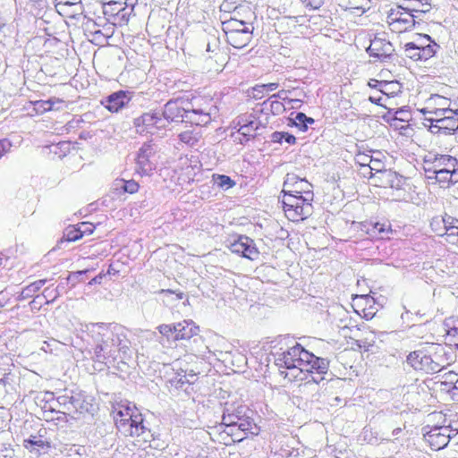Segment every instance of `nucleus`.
<instances>
[{
    "instance_id": "1",
    "label": "nucleus",
    "mask_w": 458,
    "mask_h": 458,
    "mask_svg": "<svg viewBox=\"0 0 458 458\" xmlns=\"http://www.w3.org/2000/svg\"><path fill=\"white\" fill-rule=\"evenodd\" d=\"M79 331L81 340L88 344L85 352L99 371L118 358L131 355L130 333L119 324H81Z\"/></svg>"
},
{
    "instance_id": "2",
    "label": "nucleus",
    "mask_w": 458,
    "mask_h": 458,
    "mask_svg": "<svg viewBox=\"0 0 458 458\" xmlns=\"http://www.w3.org/2000/svg\"><path fill=\"white\" fill-rule=\"evenodd\" d=\"M278 344L280 347L274 346L271 355L279 369L288 370L281 371V375L289 380L306 381V384L318 385L325 380L329 370L327 359L316 356L288 336L281 337Z\"/></svg>"
},
{
    "instance_id": "3",
    "label": "nucleus",
    "mask_w": 458,
    "mask_h": 458,
    "mask_svg": "<svg viewBox=\"0 0 458 458\" xmlns=\"http://www.w3.org/2000/svg\"><path fill=\"white\" fill-rule=\"evenodd\" d=\"M181 99H171L160 112L162 118L166 121V127L171 123H189L196 126H205L211 122V100L193 99L191 107H185Z\"/></svg>"
},
{
    "instance_id": "4",
    "label": "nucleus",
    "mask_w": 458,
    "mask_h": 458,
    "mask_svg": "<svg viewBox=\"0 0 458 458\" xmlns=\"http://www.w3.org/2000/svg\"><path fill=\"white\" fill-rule=\"evenodd\" d=\"M254 416V411L245 404L225 403L222 416V425L225 428L224 431L234 442L243 440L249 434L258 435L259 428Z\"/></svg>"
},
{
    "instance_id": "5",
    "label": "nucleus",
    "mask_w": 458,
    "mask_h": 458,
    "mask_svg": "<svg viewBox=\"0 0 458 458\" xmlns=\"http://www.w3.org/2000/svg\"><path fill=\"white\" fill-rule=\"evenodd\" d=\"M236 126H239L238 133L242 136L241 138H235L234 141L244 145L251 139L255 138L257 131L260 128H266L268 123V118L263 117L258 106L253 109L250 114H244L236 118Z\"/></svg>"
},
{
    "instance_id": "6",
    "label": "nucleus",
    "mask_w": 458,
    "mask_h": 458,
    "mask_svg": "<svg viewBox=\"0 0 458 458\" xmlns=\"http://www.w3.org/2000/svg\"><path fill=\"white\" fill-rule=\"evenodd\" d=\"M282 204L286 217L293 222L304 220L312 214L310 199H302V195H295L283 189Z\"/></svg>"
},
{
    "instance_id": "7",
    "label": "nucleus",
    "mask_w": 458,
    "mask_h": 458,
    "mask_svg": "<svg viewBox=\"0 0 458 458\" xmlns=\"http://www.w3.org/2000/svg\"><path fill=\"white\" fill-rule=\"evenodd\" d=\"M350 229L360 233V237L378 240L390 239L395 233V230L392 228L391 222L385 218L381 220L370 219L363 222L353 221Z\"/></svg>"
},
{
    "instance_id": "8",
    "label": "nucleus",
    "mask_w": 458,
    "mask_h": 458,
    "mask_svg": "<svg viewBox=\"0 0 458 458\" xmlns=\"http://www.w3.org/2000/svg\"><path fill=\"white\" fill-rule=\"evenodd\" d=\"M414 11L420 10L402 5L390 9L386 16V22L390 30L394 33H402L413 28L417 20H421L420 15Z\"/></svg>"
},
{
    "instance_id": "9",
    "label": "nucleus",
    "mask_w": 458,
    "mask_h": 458,
    "mask_svg": "<svg viewBox=\"0 0 458 458\" xmlns=\"http://www.w3.org/2000/svg\"><path fill=\"white\" fill-rule=\"evenodd\" d=\"M406 361L416 370H423L427 373H437L445 368V359L435 353L430 354L424 350L411 352L406 358Z\"/></svg>"
},
{
    "instance_id": "10",
    "label": "nucleus",
    "mask_w": 458,
    "mask_h": 458,
    "mask_svg": "<svg viewBox=\"0 0 458 458\" xmlns=\"http://www.w3.org/2000/svg\"><path fill=\"white\" fill-rule=\"evenodd\" d=\"M133 126L139 135L153 136L166 131V121L159 111H150L134 118Z\"/></svg>"
},
{
    "instance_id": "11",
    "label": "nucleus",
    "mask_w": 458,
    "mask_h": 458,
    "mask_svg": "<svg viewBox=\"0 0 458 458\" xmlns=\"http://www.w3.org/2000/svg\"><path fill=\"white\" fill-rule=\"evenodd\" d=\"M423 438L432 450L445 448L449 441L457 435L458 427L448 426H426L422 428Z\"/></svg>"
},
{
    "instance_id": "12",
    "label": "nucleus",
    "mask_w": 458,
    "mask_h": 458,
    "mask_svg": "<svg viewBox=\"0 0 458 458\" xmlns=\"http://www.w3.org/2000/svg\"><path fill=\"white\" fill-rule=\"evenodd\" d=\"M438 114H444V116L425 118L429 123L428 128L432 133L451 135L458 131V107L455 103L451 110L442 109Z\"/></svg>"
},
{
    "instance_id": "13",
    "label": "nucleus",
    "mask_w": 458,
    "mask_h": 458,
    "mask_svg": "<svg viewBox=\"0 0 458 458\" xmlns=\"http://www.w3.org/2000/svg\"><path fill=\"white\" fill-rule=\"evenodd\" d=\"M157 146L153 140L145 142L139 149L136 159V171L140 175H149L156 165L151 161V157L157 153Z\"/></svg>"
},
{
    "instance_id": "14",
    "label": "nucleus",
    "mask_w": 458,
    "mask_h": 458,
    "mask_svg": "<svg viewBox=\"0 0 458 458\" xmlns=\"http://www.w3.org/2000/svg\"><path fill=\"white\" fill-rule=\"evenodd\" d=\"M117 429L124 436L140 437L148 430L144 424L142 415L134 416V420H130L128 418L114 420Z\"/></svg>"
},
{
    "instance_id": "15",
    "label": "nucleus",
    "mask_w": 458,
    "mask_h": 458,
    "mask_svg": "<svg viewBox=\"0 0 458 458\" xmlns=\"http://www.w3.org/2000/svg\"><path fill=\"white\" fill-rule=\"evenodd\" d=\"M132 92L129 90H118L106 96L101 100V104L110 112L116 113L126 106L131 100Z\"/></svg>"
},
{
    "instance_id": "16",
    "label": "nucleus",
    "mask_w": 458,
    "mask_h": 458,
    "mask_svg": "<svg viewBox=\"0 0 458 458\" xmlns=\"http://www.w3.org/2000/svg\"><path fill=\"white\" fill-rule=\"evenodd\" d=\"M231 253L240 255L241 258H251L252 255L259 254L258 248L254 241L246 236L240 235L229 245Z\"/></svg>"
},
{
    "instance_id": "17",
    "label": "nucleus",
    "mask_w": 458,
    "mask_h": 458,
    "mask_svg": "<svg viewBox=\"0 0 458 458\" xmlns=\"http://www.w3.org/2000/svg\"><path fill=\"white\" fill-rule=\"evenodd\" d=\"M394 49L393 45L386 38L375 37L367 48L369 56L377 58L381 61L390 58Z\"/></svg>"
},
{
    "instance_id": "18",
    "label": "nucleus",
    "mask_w": 458,
    "mask_h": 458,
    "mask_svg": "<svg viewBox=\"0 0 458 458\" xmlns=\"http://www.w3.org/2000/svg\"><path fill=\"white\" fill-rule=\"evenodd\" d=\"M458 169V160L450 155H436L424 171H448Z\"/></svg>"
},
{
    "instance_id": "19",
    "label": "nucleus",
    "mask_w": 458,
    "mask_h": 458,
    "mask_svg": "<svg viewBox=\"0 0 458 458\" xmlns=\"http://www.w3.org/2000/svg\"><path fill=\"white\" fill-rule=\"evenodd\" d=\"M257 106L259 114H261L263 117L267 118L269 114L279 115L286 110L283 102L270 98L263 101L261 104H259Z\"/></svg>"
},
{
    "instance_id": "20",
    "label": "nucleus",
    "mask_w": 458,
    "mask_h": 458,
    "mask_svg": "<svg viewBox=\"0 0 458 458\" xmlns=\"http://www.w3.org/2000/svg\"><path fill=\"white\" fill-rule=\"evenodd\" d=\"M175 341L188 340L195 336L199 333V327H197L191 320H183L175 324Z\"/></svg>"
},
{
    "instance_id": "21",
    "label": "nucleus",
    "mask_w": 458,
    "mask_h": 458,
    "mask_svg": "<svg viewBox=\"0 0 458 458\" xmlns=\"http://www.w3.org/2000/svg\"><path fill=\"white\" fill-rule=\"evenodd\" d=\"M254 29H241V31L226 34L227 42L234 48L246 47L252 38Z\"/></svg>"
},
{
    "instance_id": "22",
    "label": "nucleus",
    "mask_w": 458,
    "mask_h": 458,
    "mask_svg": "<svg viewBox=\"0 0 458 458\" xmlns=\"http://www.w3.org/2000/svg\"><path fill=\"white\" fill-rule=\"evenodd\" d=\"M425 173L432 174L434 181L438 182L441 187L447 188L452 184L458 182V169L452 170V172L446 171H425Z\"/></svg>"
},
{
    "instance_id": "23",
    "label": "nucleus",
    "mask_w": 458,
    "mask_h": 458,
    "mask_svg": "<svg viewBox=\"0 0 458 458\" xmlns=\"http://www.w3.org/2000/svg\"><path fill=\"white\" fill-rule=\"evenodd\" d=\"M173 369L175 370V372L174 376L168 379L170 386L175 389H182L186 391L187 388H185V386H190L191 382V380L187 377V371L177 367V364H174Z\"/></svg>"
},
{
    "instance_id": "24",
    "label": "nucleus",
    "mask_w": 458,
    "mask_h": 458,
    "mask_svg": "<svg viewBox=\"0 0 458 458\" xmlns=\"http://www.w3.org/2000/svg\"><path fill=\"white\" fill-rule=\"evenodd\" d=\"M405 56L412 59L413 61H427L430 59L429 54H431V48L428 49H418L417 46L413 42H408L403 47Z\"/></svg>"
},
{
    "instance_id": "25",
    "label": "nucleus",
    "mask_w": 458,
    "mask_h": 458,
    "mask_svg": "<svg viewBox=\"0 0 458 458\" xmlns=\"http://www.w3.org/2000/svg\"><path fill=\"white\" fill-rule=\"evenodd\" d=\"M81 238V233L80 229L75 225L68 226L64 232L63 238L57 242L55 247H54L48 254L55 251L57 249H62L64 245H67L72 242H75Z\"/></svg>"
},
{
    "instance_id": "26",
    "label": "nucleus",
    "mask_w": 458,
    "mask_h": 458,
    "mask_svg": "<svg viewBox=\"0 0 458 458\" xmlns=\"http://www.w3.org/2000/svg\"><path fill=\"white\" fill-rule=\"evenodd\" d=\"M55 7L59 14L65 17H71L72 13L69 12L70 7L82 10L81 0H55Z\"/></svg>"
},
{
    "instance_id": "27",
    "label": "nucleus",
    "mask_w": 458,
    "mask_h": 458,
    "mask_svg": "<svg viewBox=\"0 0 458 458\" xmlns=\"http://www.w3.org/2000/svg\"><path fill=\"white\" fill-rule=\"evenodd\" d=\"M241 29H254L251 22L239 20L236 17L231 18L223 22V30L226 34L241 31Z\"/></svg>"
},
{
    "instance_id": "28",
    "label": "nucleus",
    "mask_w": 458,
    "mask_h": 458,
    "mask_svg": "<svg viewBox=\"0 0 458 458\" xmlns=\"http://www.w3.org/2000/svg\"><path fill=\"white\" fill-rule=\"evenodd\" d=\"M178 138L181 142L191 148H195L202 138V132L200 129L188 130L181 132Z\"/></svg>"
},
{
    "instance_id": "29",
    "label": "nucleus",
    "mask_w": 458,
    "mask_h": 458,
    "mask_svg": "<svg viewBox=\"0 0 458 458\" xmlns=\"http://www.w3.org/2000/svg\"><path fill=\"white\" fill-rule=\"evenodd\" d=\"M444 326L449 344L458 347V319L454 318H446Z\"/></svg>"
},
{
    "instance_id": "30",
    "label": "nucleus",
    "mask_w": 458,
    "mask_h": 458,
    "mask_svg": "<svg viewBox=\"0 0 458 458\" xmlns=\"http://www.w3.org/2000/svg\"><path fill=\"white\" fill-rule=\"evenodd\" d=\"M413 44L416 45L420 50L431 48L429 57H433L440 49V46L427 34L420 35L416 41H413Z\"/></svg>"
},
{
    "instance_id": "31",
    "label": "nucleus",
    "mask_w": 458,
    "mask_h": 458,
    "mask_svg": "<svg viewBox=\"0 0 458 458\" xmlns=\"http://www.w3.org/2000/svg\"><path fill=\"white\" fill-rule=\"evenodd\" d=\"M379 181L385 187L399 189L403 183V177L389 169L383 172V176L379 177Z\"/></svg>"
},
{
    "instance_id": "32",
    "label": "nucleus",
    "mask_w": 458,
    "mask_h": 458,
    "mask_svg": "<svg viewBox=\"0 0 458 458\" xmlns=\"http://www.w3.org/2000/svg\"><path fill=\"white\" fill-rule=\"evenodd\" d=\"M124 264L121 262L120 259H116L115 261H113L109 265V268L107 270L106 274L99 273L98 276H96L89 284H101L102 278L108 276H118L120 273L123 270Z\"/></svg>"
},
{
    "instance_id": "33",
    "label": "nucleus",
    "mask_w": 458,
    "mask_h": 458,
    "mask_svg": "<svg viewBox=\"0 0 458 458\" xmlns=\"http://www.w3.org/2000/svg\"><path fill=\"white\" fill-rule=\"evenodd\" d=\"M453 221L454 217L446 214L444 216H435L430 222V227L437 235L443 236L445 225H451Z\"/></svg>"
},
{
    "instance_id": "34",
    "label": "nucleus",
    "mask_w": 458,
    "mask_h": 458,
    "mask_svg": "<svg viewBox=\"0 0 458 458\" xmlns=\"http://www.w3.org/2000/svg\"><path fill=\"white\" fill-rule=\"evenodd\" d=\"M402 89V84L397 81H385L380 93L386 97L385 98V102H386L391 98H394V96H397L399 93H401Z\"/></svg>"
},
{
    "instance_id": "35",
    "label": "nucleus",
    "mask_w": 458,
    "mask_h": 458,
    "mask_svg": "<svg viewBox=\"0 0 458 458\" xmlns=\"http://www.w3.org/2000/svg\"><path fill=\"white\" fill-rule=\"evenodd\" d=\"M206 51L208 53H212L215 55H216L220 51V39L218 31L215 29H211L208 33Z\"/></svg>"
},
{
    "instance_id": "36",
    "label": "nucleus",
    "mask_w": 458,
    "mask_h": 458,
    "mask_svg": "<svg viewBox=\"0 0 458 458\" xmlns=\"http://www.w3.org/2000/svg\"><path fill=\"white\" fill-rule=\"evenodd\" d=\"M142 415L138 411V410L133 406L132 408L130 405H118V407L114 408V420L124 419L128 418L130 420H134V416Z\"/></svg>"
},
{
    "instance_id": "37",
    "label": "nucleus",
    "mask_w": 458,
    "mask_h": 458,
    "mask_svg": "<svg viewBox=\"0 0 458 458\" xmlns=\"http://www.w3.org/2000/svg\"><path fill=\"white\" fill-rule=\"evenodd\" d=\"M46 283L47 279H40L30 284L21 290L18 299L20 301H24L32 297Z\"/></svg>"
},
{
    "instance_id": "38",
    "label": "nucleus",
    "mask_w": 458,
    "mask_h": 458,
    "mask_svg": "<svg viewBox=\"0 0 458 458\" xmlns=\"http://www.w3.org/2000/svg\"><path fill=\"white\" fill-rule=\"evenodd\" d=\"M287 191L295 195H302V199H310V202L313 200L312 185L306 179H302L301 183L297 184L293 190Z\"/></svg>"
},
{
    "instance_id": "39",
    "label": "nucleus",
    "mask_w": 458,
    "mask_h": 458,
    "mask_svg": "<svg viewBox=\"0 0 458 458\" xmlns=\"http://www.w3.org/2000/svg\"><path fill=\"white\" fill-rule=\"evenodd\" d=\"M279 87L276 82L259 84L251 89V96L255 99H261L265 94L276 90Z\"/></svg>"
},
{
    "instance_id": "40",
    "label": "nucleus",
    "mask_w": 458,
    "mask_h": 458,
    "mask_svg": "<svg viewBox=\"0 0 458 458\" xmlns=\"http://www.w3.org/2000/svg\"><path fill=\"white\" fill-rule=\"evenodd\" d=\"M443 236H445L446 242L451 244H458V219L454 217L451 225H446Z\"/></svg>"
},
{
    "instance_id": "41",
    "label": "nucleus",
    "mask_w": 458,
    "mask_h": 458,
    "mask_svg": "<svg viewBox=\"0 0 458 458\" xmlns=\"http://www.w3.org/2000/svg\"><path fill=\"white\" fill-rule=\"evenodd\" d=\"M293 124L299 128L301 131L308 130L309 124H313L315 120L311 117L307 116L304 113H296L295 117L292 118Z\"/></svg>"
},
{
    "instance_id": "42",
    "label": "nucleus",
    "mask_w": 458,
    "mask_h": 458,
    "mask_svg": "<svg viewBox=\"0 0 458 458\" xmlns=\"http://www.w3.org/2000/svg\"><path fill=\"white\" fill-rule=\"evenodd\" d=\"M212 181L215 185L222 190H228L235 185V182L225 174H213Z\"/></svg>"
},
{
    "instance_id": "43",
    "label": "nucleus",
    "mask_w": 458,
    "mask_h": 458,
    "mask_svg": "<svg viewBox=\"0 0 458 458\" xmlns=\"http://www.w3.org/2000/svg\"><path fill=\"white\" fill-rule=\"evenodd\" d=\"M70 405L72 407V412L75 411V412L82 413L84 411H89V409H88L89 403L84 401L82 395L80 394L72 395Z\"/></svg>"
},
{
    "instance_id": "44",
    "label": "nucleus",
    "mask_w": 458,
    "mask_h": 458,
    "mask_svg": "<svg viewBox=\"0 0 458 458\" xmlns=\"http://www.w3.org/2000/svg\"><path fill=\"white\" fill-rule=\"evenodd\" d=\"M116 189L123 190V192H127L130 194L135 193L139 190V183L134 180H116L115 182Z\"/></svg>"
},
{
    "instance_id": "45",
    "label": "nucleus",
    "mask_w": 458,
    "mask_h": 458,
    "mask_svg": "<svg viewBox=\"0 0 458 458\" xmlns=\"http://www.w3.org/2000/svg\"><path fill=\"white\" fill-rule=\"evenodd\" d=\"M55 103H63L59 98H49L47 100H38L34 103V109L37 113L43 114L54 108Z\"/></svg>"
},
{
    "instance_id": "46",
    "label": "nucleus",
    "mask_w": 458,
    "mask_h": 458,
    "mask_svg": "<svg viewBox=\"0 0 458 458\" xmlns=\"http://www.w3.org/2000/svg\"><path fill=\"white\" fill-rule=\"evenodd\" d=\"M369 169L370 177H379L383 176V172L386 169L384 167V164L378 159H369V164L368 165Z\"/></svg>"
},
{
    "instance_id": "47",
    "label": "nucleus",
    "mask_w": 458,
    "mask_h": 458,
    "mask_svg": "<svg viewBox=\"0 0 458 458\" xmlns=\"http://www.w3.org/2000/svg\"><path fill=\"white\" fill-rule=\"evenodd\" d=\"M302 179L295 174H287L284 182V189L293 190L297 184L301 183Z\"/></svg>"
},
{
    "instance_id": "48",
    "label": "nucleus",
    "mask_w": 458,
    "mask_h": 458,
    "mask_svg": "<svg viewBox=\"0 0 458 458\" xmlns=\"http://www.w3.org/2000/svg\"><path fill=\"white\" fill-rule=\"evenodd\" d=\"M449 103H452L450 99L440 95H432L428 101V105H434L436 108L447 107Z\"/></svg>"
},
{
    "instance_id": "49",
    "label": "nucleus",
    "mask_w": 458,
    "mask_h": 458,
    "mask_svg": "<svg viewBox=\"0 0 458 458\" xmlns=\"http://www.w3.org/2000/svg\"><path fill=\"white\" fill-rule=\"evenodd\" d=\"M394 114V117L395 120H399L402 122H408L411 117V114L408 110H406L404 107L403 108H397V109H388V114Z\"/></svg>"
},
{
    "instance_id": "50",
    "label": "nucleus",
    "mask_w": 458,
    "mask_h": 458,
    "mask_svg": "<svg viewBox=\"0 0 458 458\" xmlns=\"http://www.w3.org/2000/svg\"><path fill=\"white\" fill-rule=\"evenodd\" d=\"M174 328H175V324L174 325L164 324V325H160L157 327L159 333L163 336H165L168 340L172 339V340L175 341V331L174 330Z\"/></svg>"
},
{
    "instance_id": "51",
    "label": "nucleus",
    "mask_w": 458,
    "mask_h": 458,
    "mask_svg": "<svg viewBox=\"0 0 458 458\" xmlns=\"http://www.w3.org/2000/svg\"><path fill=\"white\" fill-rule=\"evenodd\" d=\"M345 4L346 9H357L364 12L367 0H341Z\"/></svg>"
},
{
    "instance_id": "52",
    "label": "nucleus",
    "mask_w": 458,
    "mask_h": 458,
    "mask_svg": "<svg viewBox=\"0 0 458 458\" xmlns=\"http://www.w3.org/2000/svg\"><path fill=\"white\" fill-rule=\"evenodd\" d=\"M71 399L72 395L68 394H61L55 399V403H57L60 406H63L64 410L69 412H72L71 407Z\"/></svg>"
},
{
    "instance_id": "53",
    "label": "nucleus",
    "mask_w": 458,
    "mask_h": 458,
    "mask_svg": "<svg viewBox=\"0 0 458 458\" xmlns=\"http://www.w3.org/2000/svg\"><path fill=\"white\" fill-rule=\"evenodd\" d=\"M24 443V446L26 448H31L34 446L44 447L46 445L45 441L37 437H30L29 439H26Z\"/></svg>"
},
{
    "instance_id": "54",
    "label": "nucleus",
    "mask_w": 458,
    "mask_h": 458,
    "mask_svg": "<svg viewBox=\"0 0 458 458\" xmlns=\"http://www.w3.org/2000/svg\"><path fill=\"white\" fill-rule=\"evenodd\" d=\"M452 105L454 106L453 103H449L448 106L447 107H444V108H436L434 107L433 110H428L429 108V106L426 107V108H422L420 109V112L422 114H433L434 117L433 118H437V117H443L444 116V114H438V111H442V109H446V110H451V108L453 107Z\"/></svg>"
},
{
    "instance_id": "55",
    "label": "nucleus",
    "mask_w": 458,
    "mask_h": 458,
    "mask_svg": "<svg viewBox=\"0 0 458 458\" xmlns=\"http://www.w3.org/2000/svg\"><path fill=\"white\" fill-rule=\"evenodd\" d=\"M77 227L80 229V231L81 233V237L84 234H88V235L91 234L94 232V229H95V225L93 224L87 223V222L81 223Z\"/></svg>"
},
{
    "instance_id": "56",
    "label": "nucleus",
    "mask_w": 458,
    "mask_h": 458,
    "mask_svg": "<svg viewBox=\"0 0 458 458\" xmlns=\"http://www.w3.org/2000/svg\"><path fill=\"white\" fill-rule=\"evenodd\" d=\"M344 318L340 319V323L337 324V327L341 329L350 328L353 327L352 324V318L349 317L348 313L345 310H343Z\"/></svg>"
},
{
    "instance_id": "57",
    "label": "nucleus",
    "mask_w": 458,
    "mask_h": 458,
    "mask_svg": "<svg viewBox=\"0 0 458 458\" xmlns=\"http://www.w3.org/2000/svg\"><path fill=\"white\" fill-rule=\"evenodd\" d=\"M411 3H417L420 5L426 6V10L414 11L420 15L428 13L431 7L430 0H411Z\"/></svg>"
},
{
    "instance_id": "58",
    "label": "nucleus",
    "mask_w": 458,
    "mask_h": 458,
    "mask_svg": "<svg viewBox=\"0 0 458 458\" xmlns=\"http://www.w3.org/2000/svg\"><path fill=\"white\" fill-rule=\"evenodd\" d=\"M42 297L46 299V303H49L57 297V293L54 290H49V288H46L42 293Z\"/></svg>"
},
{
    "instance_id": "59",
    "label": "nucleus",
    "mask_w": 458,
    "mask_h": 458,
    "mask_svg": "<svg viewBox=\"0 0 458 458\" xmlns=\"http://www.w3.org/2000/svg\"><path fill=\"white\" fill-rule=\"evenodd\" d=\"M287 92H288L287 90L282 89V90H279L277 93L273 94L269 98L272 99H275V100L281 99L282 101L286 103L289 99V98L287 97Z\"/></svg>"
},
{
    "instance_id": "60",
    "label": "nucleus",
    "mask_w": 458,
    "mask_h": 458,
    "mask_svg": "<svg viewBox=\"0 0 458 458\" xmlns=\"http://www.w3.org/2000/svg\"><path fill=\"white\" fill-rule=\"evenodd\" d=\"M383 83H385V81H383V80L379 81L377 79H370L368 82V85L371 89H375L378 90L379 92H381L382 88H383Z\"/></svg>"
},
{
    "instance_id": "61",
    "label": "nucleus",
    "mask_w": 458,
    "mask_h": 458,
    "mask_svg": "<svg viewBox=\"0 0 458 458\" xmlns=\"http://www.w3.org/2000/svg\"><path fill=\"white\" fill-rule=\"evenodd\" d=\"M369 100L373 104L387 108L386 104L382 102L384 99L381 96L371 95L369 97Z\"/></svg>"
},
{
    "instance_id": "62",
    "label": "nucleus",
    "mask_w": 458,
    "mask_h": 458,
    "mask_svg": "<svg viewBox=\"0 0 458 458\" xmlns=\"http://www.w3.org/2000/svg\"><path fill=\"white\" fill-rule=\"evenodd\" d=\"M369 159H372V157L365 154L357 155L358 163H360L363 166H368V165L369 164Z\"/></svg>"
},
{
    "instance_id": "63",
    "label": "nucleus",
    "mask_w": 458,
    "mask_h": 458,
    "mask_svg": "<svg viewBox=\"0 0 458 458\" xmlns=\"http://www.w3.org/2000/svg\"><path fill=\"white\" fill-rule=\"evenodd\" d=\"M11 369H4V373H3V377H0V385H4V386H6L8 384H10V374H11Z\"/></svg>"
},
{
    "instance_id": "64",
    "label": "nucleus",
    "mask_w": 458,
    "mask_h": 458,
    "mask_svg": "<svg viewBox=\"0 0 458 458\" xmlns=\"http://www.w3.org/2000/svg\"><path fill=\"white\" fill-rule=\"evenodd\" d=\"M284 131H275L271 134V141L275 143L283 142Z\"/></svg>"
}]
</instances>
